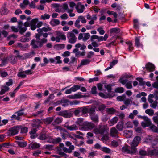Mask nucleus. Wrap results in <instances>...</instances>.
I'll list each match as a JSON object with an SVG mask.
<instances>
[{
    "mask_svg": "<svg viewBox=\"0 0 158 158\" xmlns=\"http://www.w3.org/2000/svg\"><path fill=\"white\" fill-rule=\"evenodd\" d=\"M39 139L42 140L47 139H49V136L46 134H43L40 135L39 136Z\"/></svg>",
    "mask_w": 158,
    "mask_h": 158,
    "instance_id": "obj_33",
    "label": "nucleus"
},
{
    "mask_svg": "<svg viewBox=\"0 0 158 158\" xmlns=\"http://www.w3.org/2000/svg\"><path fill=\"white\" fill-rule=\"evenodd\" d=\"M132 81H129L126 83L125 86L127 89H132Z\"/></svg>",
    "mask_w": 158,
    "mask_h": 158,
    "instance_id": "obj_47",
    "label": "nucleus"
},
{
    "mask_svg": "<svg viewBox=\"0 0 158 158\" xmlns=\"http://www.w3.org/2000/svg\"><path fill=\"white\" fill-rule=\"evenodd\" d=\"M0 11L2 15H4L7 14L8 11L7 8L4 7L2 8Z\"/></svg>",
    "mask_w": 158,
    "mask_h": 158,
    "instance_id": "obj_45",
    "label": "nucleus"
},
{
    "mask_svg": "<svg viewBox=\"0 0 158 158\" xmlns=\"http://www.w3.org/2000/svg\"><path fill=\"white\" fill-rule=\"evenodd\" d=\"M38 21V19L37 18L33 19L31 21L30 23V24L36 25Z\"/></svg>",
    "mask_w": 158,
    "mask_h": 158,
    "instance_id": "obj_60",
    "label": "nucleus"
},
{
    "mask_svg": "<svg viewBox=\"0 0 158 158\" xmlns=\"http://www.w3.org/2000/svg\"><path fill=\"white\" fill-rule=\"evenodd\" d=\"M136 80L139 82L140 85H142L145 84V82L143 81V78L138 77L136 78Z\"/></svg>",
    "mask_w": 158,
    "mask_h": 158,
    "instance_id": "obj_53",
    "label": "nucleus"
},
{
    "mask_svg": "<svg viewBox=\"0 0 158 158\" xmlns=\"http://www.w3.org/2000/svg\"><path fill=\"white\" fill-rule=\"evenodd\" d=\"M59 114L65 118H69L72 115V113L69 110L60 112Z\"/></svg>",
    "mask_w": 158,
    "mask_h": 158,
    "instance_id": "obj_16",
    "label": "nucleus"
},
{
    "mask_svg": "<svg viewBox=\"0 0 158 158\" xmlns=\"http://www.w3.org/2000/svg\"><path fill=\"white\" fill-rule=\"evenodd\" d=\"M97 31L99 32V34L101 35H103L105 32V31L103 30V28L102 27H99L97 29Z\"/></svg>",
    "mask_w": 158,
    "mask_h": 158,
    "instance_id": "obj_58",
    "label": "nucleus"
},
{
    "mask_svg": "<svg viewBox=\"0 0 158 158\" xmlns=\"http://www.w3.org/2000/svg\"><path fill=\"white\" fill-rule=\"evenodd\" d=\"M118 120V118L117 117H115L109 121V124L110 126H112L116 123Z\"/></svg>",
    "mask_w": 158,
    "mask_h": 158,
    "instance_id": "obj_23",
    "label": "nucleus"
},
{
    "mask_svg": "<svg viewBox=\"0 0 158 158\" xmlns=\"http://www.w3.org/2000/svg\"><path fill=\"white\" fill-rule=\"evenodd\" d=\"M91 119L94 122H98V118L97 115L94 114L90 116Z\"/></svg>",
    "mask_w": 158,
    "mask_h": 158,
    "instance_id": "obj_37",
    "label": "nucleus"
},
{
    "mask_svg": "<svg viewBox=\"0 0 158 158\" xmlns=\"http://www.w3.org/2000/svg\"><path fill=\"white\" fill-rule=\"evenodd\" d=\"M62 122V119L59 118H57L55 119L53 124L55 125L56 124H58L61 123Z\"/></svg>",
    "mask_w": 158,
    "mask_h": 158,
    "instance_id": "obj_55",
    "label": "nucleus"
},
{
    "mask_svg": "<svg viewBox=\"0 0 158 158\" xmlns=\"http://www.w3.org/2000/svg\"><path fill=\"white\" fill-rule=\"evenodd\" d=\"M20 128V126H14L9 129V133L12 135H15L18 133Z\"/></svg>",
    "mask_w": 158,
    "mask_h": 158,
    "instance_id": "obj_8",
    "label": "nucleus"
},
{
    "mask_svg": "<svg viewBox=\"0 0 158 158\" xmlns=\"http://www.w3.org/2000/svg\"><path fill=\"white\" fill-rule=\"evenodd\" d=\"M24 109H21L20 110L16 112L18 116H23L25 115V114L23 112Z\"/></svg>",
    "mask_w": 158,
    "mask_h": 158,
    "instance_id": "obj_54",
    "label": "nucleus"
},
{
    "mask_svg": "<svg viewBox=\"0 0 158 158\" xmlns=\"http://www.w3.org/2000/svg\"><path fill=\"white\" fill-rule=\"evenodd\" d=\"M95 127L94 124L93 123L88 122H84L83 128L84 130L88 131L89 130H91L94 128Z\"/></svg>",
    "mask_w": 158,
    "mask_h": 158,
    "instance_id": "obj_7",
    "label": "nucleus"
},
{
    "mask_svg": "<svg viewBox=\"0 0 158 158\" xmlns=\"http://www.w3.org/2000/svg\"><path fill=\"white\" fill-rule=\"evenodd\" d=\"M50 23L53 25H55L54 24H55V25H58L60 24V21L58 19H53L51 21Z\"/></svg>",
    "mask_w": 158,
    "mask_h": 158,
    "instance_id": "obj_35",
    "label": "nucleus"
},
{
    "mask_svg": "<svg viewBox=\"0 0 158 158\" xmlns=\"http://www.w3.org/2000/svg\"><path fill=\"white\" fill-rule=\"evenodd\" d=\"M155 65L150 62H148L145 65L146 69L148 72L154 71L155 70Z\"/></svg>",
    "mask_w": 158,
    "mask_h": 158,
    "instance_id": "obj_13",
    "label": "nucleus"
},
{
    "mask_svg": "<svg viewBox=\"0 0 158 158\" xmlns=\"http://www.w3.org/2000/svg\"><path fill=\"white\" fill-rule=\"evenodd\" d=\"M122 150L123 152L128 154H132L137 151V149L136 148L131 146L130 148V147L128 145H126L122 148Z\"/></svg>",
    "mask_w": 158,
    "mask_h": 158,
    "instance_id": "obj_2",
    "label": "nucleus"
},
{
    "mask_svg": "<svg viewBox=\"0 0 158 158\" xmlns=\"http://www.w3.org/2000/svg\"><path fill=\"white\" fill-rule=\"evenodd\" d=\"M131 99H126L125 100H124V103L126 106H128L130 104H131Z\"/></svg>",
    "mask_w": 158,
    "mask_h": 158,
    "instance_id": "obj_51",
    "label": "nucleus"
},
{
    "mask_svg": "<svg viewBox=\"0 0 158 158\" xmlns=\"http://www.w3.org/2000/svg\"><path fill=\"white\" fill-rule=\"evenodd\" d=\"M142 118L144 120L141 123V125L143 127H148L151 125V121L147 117L143 116L142 117Z\"/></svg>",
    "mask_w": 158,
    "mask_h": 158,
    "instance_id": "obj_6",
    "label": "nucleus"
},
{
    "mask_svg": "<svg viewBox=\"0 0 158 158\" xmlns=\"http://www.w3.org/2000/svg\"><path fill=\"white\" fill-rule=\"evenodd\" d=\"M150 128L153 132L158 133V128L156 126L152 125L150 126Z\"/></svg>",
    "mask_w": 158,
    "mask_h": 158,
    "instance_id": "obj_38",
    "label": "nucleus"
},
{
    "mask_svg": "<svg viewBox=\"0 0 158 158\" xmlns=\"http://www.w3.org/2000/svg\"><path fill=\"white\" fill-rule=\"evenodd\" d=\"M82 111L83 113H85L88 112L90 116L95 114V109H82Z\"/></svg>",
    "mask_w": 158,
    "mask_h": 158,
    "instance_id": "obj_25",
    "label": "nucleus"
},
{
    "mask_svg": "<svg viewBox=\"0 0 158 158\" xmlns=\"http://www.w3.org/2000/svg\"><path fill=\"white\" fill-rule=\"evenodd\" d=\"M64 127L68 130L70 131L75 130L78 129V127L75 124L71 126L65 125Z\"/></svg>",
    "mask_w": 158,
    "mask_h": 158,
    "instance_id": "obj_22",
    "label": "nucleus"
},
{
    "mask_svg": "<svg viewBox=\"0 0 158 158\" xmlns=\"http://www.w3.org/2000/svg\"><path fill=\"white\" fill-rule=\"evenodd\" d=\"M98 77H96L94 78H90L89 80V82L90 83L93 82L95 81H98Z\"/></svg>",
    "mask_w": 158,
    "mask_h": 158,
    "instance_id": "obj_63",
    "label": "nucleus"
},
{
    "mask_svg": "<svg viewBox=\"0 0 158 158\" xmlns=\"http://www.w3.org/2000/svg\"><path fill=\"white\" fill-rule=\"evenodd\" d=\"M118 131L115 127H113L111 129L110 134L111 136L116 138H118Z\"/></svg>",
    "mask_w": 158,
    "mask_h": 158,
    "instance_id": "obj_19",
    "label": "nucleus"
},
{
    "mask_svg": "<svg viewBox=\"0 0 158 158\" xmlns=\"http://www.w3.org/2000/svg\"><path fill=\"white\" fill-rule=\"evenodd\" d=\"M133 123L131 122H128L126 124V126L127 128H132L133 127Z\"/></svg>",
    "mask_w": 158,
    "mask_h": 158,
    "instance_id": "obj_64",
    "label": "nucleus"
},
{
    "mask_svg": "<svg viewBox=\"0 0 158 158\" xmlns=\"http://www.w3.org/2000/svg\"><path fill=\"white\" fill-rule=\"evenodd\" d=\"M124 90V89L123 87H120L116 88L115 89V91L116 92L121 93L123 92Z\"/></svg>",
    "mask_w": 158,
    "mask_h": 158,
    "instance_id": "obj_48",
    "label": "nucleus"
},
{
    "mask_svg": "<svg viewBox=\"0 0 158 158\" xmlns=\"http://www.w3.org/2000/svg\"><path fill=\"white\" fill-rule=\"evenodd\" d=\"M37 29L41 30V31H42V33H46L47 34V36L46 37V39L48 36V34H52V33L51 32H48V33H47L48 31H50L52 30L51 28L49 27H44L42 28H39Z\"/></svg>",
    "mask_w": 158,
    "mask_h": 158,
    "instance_id": "obj_18",
    "label": "nucleus"
},
{
    "mask_svg": "<svg viewBox=\"0 0 158 158\" xmlns=\"http://www.w3.org/2000/svg\"><path fill=\"white\" fill-rule=\"evenodd\" d=\"M112 85L110 84L105 85L104 86V87L107 90L109 93L111 92V91L112 89Z\"/></svg>",
    "mask_w": 158,
    "mask_h": 158,
    "instance_id": "obj_50",
    "label": "nucleus"
},
{
    "mask_svg": "<svg viewBox=\"0 0 158 158\" xmlns=\"http://www.w3.org/2000/svg\"><path fill=\"white\" fill-rule=\"evenodd\" d=\"M53 117H49L47 118L46 119L45 122L47 124H50L53 120Z\"/></svg>",
    "mask_w": 158,
    "mask_h": 158,
    "instance_id": "obj_56",
    "label": "nucleus"
},
{
    "mask_svg": "<svg viewBox=\"0 0 158 158\" xmlns=\"http://www.w3.org/2000/svg\"><path fill=\"white\" fill-rule=\"evenodd\" d=\"M61 140V139L60 137L55 138L54 139H52L48 141L50 143H53L56 144L60 142Z\"/></svg>",
    "mask_w": 158,
    "mask_h": 158,
    "instance_id": "obj_24",
    "label": "nucleus"
},
{
    "mask_svg": "<svg viewBox=\"0 0 158 158\" xmlns=\"http://www.w3.org/2000/svg\"><path fill=\"white\" fill-rule=\"evenodd\" d=\"M67 36L69 43L74 44L76 42L77 38L75 34L72 32H68L67 34Z\"/></svg>",
    "mask_w": 158,
    "mask_h": 158,
    "instance_id": "obj_3",
    "label": "nucleus"
},
{
    "mask_svg": "<svg viewBox=\"0 0 158 158\" xmlns=\"http://www.w3.org/2000/svg\"><path fill=\"white\" fill-rule=\"evenodd\" d=\"M73 11V9L68 10L67 11V12L69 13V15L70 17H74L75 16V14L74 13H72Z\"/></svg>",
    "mask_w": 158,
    "mask_h": 158,
    "instance_id": "obj_62",
    "label": "nucleus"
},
{
    "mask_svg": "<svg viewBox=\"0 0 158 158\" xmlns=\"http://www.w3.org/2000/svg\"><path fill=\"white\" fill-rule=\"evenodd\" d=\"M50 15L47 13H45L44 15H41V19L43 20H45L46 19H49L50 17Z\"/></svg>",
    "mask_w": 158,
    "mask_h": 158,
    "instance_id": "obj_39",
    "label": "nucleus"
},
{
    "mask_svg": "<svg viewBox=\"0 0 158 158\" xmlns=\"http://www.w3.org/2000/svg\"><path fill=\"white\" fill-rule=\"evenodd\" d=\"M91 60L89 59H84L82 60L81 62L80 65H79V67L81 66L89 64Z\"/></svg>",
    "mask_w": 158,
    "mask_h": 158,
    "instance_id": "obj_26",
    "label": "nucleus"
},
{
    "mask_svg": "<svg viewBox=\"0 0 158 158\" xmlns=\"http://www.w3.org/2000/svg\"><path fill=\"white\" fill-rule=\"evenodd\" d=\"M108 35L107 34H106L104 37L103 36H98V42L102 41L103 40L106 41L108 38Z\"/></svg>",
    "mask_w": 158,
    "mask_h": 158,
    "instance_id": "obj_30",
    "label": "nucleus"
},
{
    "mask_svg": "<svg viewBox=\"0 0 158 158\" xmlns=\"http://www.w3.org/2000/svg\"><path fill=\"white\" fill-rule=\"evenodd\" d=\"M80 89V86L77 85H74L71 88L73 92H75Z\"/></svg>",
    "mask_w": 158,
    "mask_h": 158,
    "instance_id": "obj_40",
    "label": "nucleus"
},
{
    "mask_svg": "<svg viewBox=\"0 0 158 158\" xmlns=\"http://www.w3.org/2000/svg\"><path fill=\"white\" fill-rule=\"evenodd\" d=\"M123 123L122 122H119L116 125V127L119 131H122L123 129Z\"/></svg>",
    "mask_w": 158,
    "mask_h": 158,
    "instance_id": "obj_32",
    "label": "nucleus"
},
{
    "mask_svg": "<svg viewBox=\"0 0 158 158\" xmlns=\"http://www.w3.org/2000/svg\"><path fill=\"white\" fill-rule=\"evenodd\" d=\"M154 139L153 137L152 136H148L145 139V142L148 143H152V141Z\"/></svg>",
    "mask_w": 158,
    "mask_h": 158,
    "instance_id": "obj_28",
    "label": "nucleus"
},
{
    "mask_svg": "<svg viewBox=\"0 0 158 158\" xmlns=\"http://www.w3.org/2000/svg\"><path fill=\"white\" fill-rule=\"evenodd\" d=\"M148 156H158V150L148 148L147 150Z\"/></svg>",
    "mask_w": 158,
    "mask_h": 158,
    "instance_id": "obj_15",
    "label": "nucleus"
},
{
    "mask_svg": "<svg viewBox=\"0 0 158 158\" xmlns=\"http://www.w3.org/2000/svg\"><path fill=\"white\" fill-rule=\"evenodd\" d=\"M75 47L76 48L74 49L73 52V53H75V56H77L79 54V53L80 52V51H79L78 48L81 47L80 49L81 50H84V49L86 48V46L85 45H81L80 43H77L75 45Z\"/></svg>",
    "mask_w": 158,
    "mask_h": 158,
    "instance_id": "obj_5",
    "label": "nucleus"
},
{
    "mask_svg": "<svg viewBox=\"0 0 158 158\" xmlns=\"http://www.w3.org/2000/svg\"><path fill=\"white\" fill-rule=\"evenodd\" d=\"M120 29L117 28H114L110 30V35L112 36L113 35L119 33L120 32Z\"/></svg>",
    "mask_w": 158,
    "mask_h": 158,
    "instance_id": "obj_20",
    "label": "nucleus"
},
{
    "mask_svg": "<svg viewBox=\"0 0 158 158\" xmlns=\"http://www.w3.org/2000/svg\"><path fill=\"white\" fill-rule=\"evenodd\" d=\"M71 143L69 142H66V145L67 146L69 147V149L64 147L63 148V150L66 152L70 153L74 149V146L73 145H71Z\"/></svg>",
    "mask_w": 158,
    "mask_h": 158,
    "instance_id": "obj_11",
    "label": "nucleus"
},
{
    "mask_svg": "<svg viewBox=\"0 0 158 158\" xmlns=\"http://www.w3.org/2000/svg\"><path fill=\"white\" fill-rule=\"evenodd\" d=\"M105 131V127L104 126H102L100 128H96L93 131V132L96 134H100L103 135Z\"/></svg>",
    "mask_w": 158,
    "mask_h": 158,
    "instance_id": "obj_12",
    "label": "nucleus"
},
{
    "mask_svg": "<svg viewBox=\"0 0 158 158\" xmlns=\"http://www.w3.org/2000/svg\"><path fill=\"white\" fill-rule=\"evenodd\" d=\"M23 23L22 21H19L18 22V28L19 30V33L21 35L23 34L27 30V28L26 27H23Z\"/></svg>",
    "mask_w": 158,
    "mask_h": 158,
    "instance_id": "obj_9",
    "label": "nucleus"
},
{
    "mask_svg": "<svg viewBox=\"0 0 158 158\" xmlns=\"http://www.w3.org/2000/svg\"><path fill=\"white\" fill-rule=\"evenodd\" d=\"M141 141V138L139 136H136L133 139L132 142L131 144V146L136 148Z\"/></svg>",
    "mask_w": 158,
    "mask_h": 158,
    "instance_id": "obj_10",
    "label": "nucleus"
},
{
    "mask_svg": "<svg viewBox=\"0 0 158 158\" xmlns=\"http://www.w3.org/2000/svg\"><path fill=\"white\" fill-rule=\"evenodd\" d=\"M17 143L19 147L22 148L24 147L27 145V143L23 141H17Z\"/></svg>",
    "mask_w": 158,
    "mask_h": 158,
    "instance_id": "obj_29",
    "label": "nucleus"
},
{
    "mask_svg": "<svg viewBox=\"0 0 158 158\" xmlns=\"http://www.w3.org/2000/svg\"><path fill=\"white\" fill-rule=\"evenodd\" d=\"M40 147V144L39 143H35L31 144L30 146V148L32 149H35L39 148Z\"/></svg>",
    "mask_w": 158,
    "mask_h": 158,
    "instance_id": "obj_34",
    "label": "nucleus"
},
{
    "mask_svg": "<svg viewBox=\"0 0 158 158\" xmlns=\"http://www.w3.org/2000/svg\"><path fill=\"white\" fill-rule=\"evenodd\" d=\"M69 102V101L66 99H61L57 101L56 103L57 104H61L62 106L66 107L68 105Z\"/></svg>",
    "mask_w": 158,
    "mask_h": 158,
    "instance_id": "obj_17",
    "label": "nucleus"
},
{
    "mask_svg": "<svg viewBox=\"0 0 158 158\" xmlns=\"http://www.w3.org/2000/svg\"><path fill=\"white\" fill-rule=\"evenodd\" d=\"M75 8L77 12L80 13L84 12L85 7L84 5L81 4L80 2H79L76 5Z\"/></svg>",
    "mask_w": 158,
    "mask_h": 158,
    "instance_id": "obj_14",
    "label": "nucleus"
},
{
    "mask_svg": "<svg viewBox=\"0 0 158 158\" xmlns=\"http://www.w3.org/2000/svg\"><path fill=\"white\" fill-rule=\"evenodd\" d=\"M81 94V93L79 92L75 94V99H80L88 97V96L87 95H82Z\"/></svg>",
    "mask_w": 158,
    "mask_h": 158,
    "instance_id": "obj_27",
    "label": "nucleus"
},
{
    "mask_svg": "<svg viewBox=\"0 0 158 158\" xmlns=\"http://www.w3.org/2000/svg\"><path fill=\"white\" fill-rule=\"evenodd\" d=\"M135 45L138 47H139L142 45V44L140 42L139 39L137 37H136L135 39Z\"/></svg>",
    "mask_w": 158,
    "mask_h": 158,
    "instance_id": "obj_46",
    "label": "nucleus"
},
{
    "mask_svg": "<svg viewBox=\"0 0 158 158\" xmlns=\"http://www.w3.org/2000/svg\"><path fill=\"white\" fill-rule=\"evenodd\" d=\"M101 150L106 153H109L111 152V150L106 147H102Z\"/></svg>",
    "mask_w": 158,
    "mask_h": 158,
    "instance_id": "obj_44",
    "label": "nucleus"
},
{
    "mask_svg": "<svg viewBox=\"0 0 158 158\" xmlns=\"http://www.w3.org/2000/svg\"><path fill=\"white\" fill-rule=\"evenodd\" d=\"M90 35L89 33H86L84 34V37L83 38V40L84 41H86L89 38Z\"/></svg>",
    "mask_w": 158,
    "mask_h": 158,
    "instance_id": "obj_52",
    "label": "nucleus"
},
{
    "mask_svg": "<svg viewBox=\"0 0 158 158\" xmlns=\"http://www.w3.org/2000/svg\"><path fill=\"white\" fill-rule=\"evenodd\" d=\"M78 19H81V22L83 23H85L86 22V20L85 19L84 17L82 16H79Z\"/></svg>",
    "mask_w": 158,
    "mask_h": 158,
    "instance_id": "obj_61",
    "label": "nucleus"
},
{
    "mask_svg": "<svg viewBox=\"0 0 158 158\" xmlns=\"http://www.w3.org/2000/svg\"><path fill=\"white\" fill-rule=\"evenodd\" d=\"M134 23V27L135 29H138L139 28V23L138 20L137 19H134L133 20Z\"/></svg>",
    "mask_w": 158,
    "mask_h": 158,
    "instance_id": "obj_42",
    "label": "nucleus"
},
{
    "mask_svg": "<svg viewBox=\"0 0 158 158\" xmlns=\"http://www.w3.org/2000/svg\"><path fill=\"white\" fill-rule=\"evenodd\" d=\"M126 98V96L125 94H123L122 96H118L117 97V99L119 101H124Z\"/></svg>",
    "mask_w": 158,
    "mask_h": 158,
    "instance_id": "obj_41",
    "label": "nucleus"
},
{
    "mask_svg": "<svg viewBox=\"0 0 158 158\" xmlns=\"http://www.w3.org/2000/svg\"><path fill=\"white\" fill-rule=\"evenodd\" d=\"M21 133L22 134H25L27 132V128L24 127H22L20 126Z\"/></svg>",
    "mask_w": 158,
    "mask_h": 158,
    "instance_id": "obj_43",
    "label": "nucleus"
},
{
    "mask_svg": "<svg viewBox=\"0 0 158 158\" xmlns=\"http://www.w3.org/2000/svg\"><path fill=\"white\" fill-rule=\"evenodd\" d=\"M37 31L38 33L36 34L35 35L36 39L32 40L30 43L32 48L34 49L41 47L48 41L46 38L47 35V34L43 33L41 30L37 29Z\"/></svg>",
    "mask_w": 158,
    "mask_h": 158,
    "instance_id": "obj_1",
    "label": "nucleus"
},
{
    "mask_svg": "<svg viewBox=\"0 0 158 158\" xmlns=\"http://www.w3.org/2000/svg\"><path fill=\"white\" fill-rule=\"evenodd\" d=\"M126 44L128 45L129 51L130 52H131L133 49L134 48L132 46V44L130 41H129L126 42Z\"/></svg>",
    "mask_w": 158,
    "mask_h": 158,
    "instance_id": "obj_36",
    "label": "nucleus"
},
{
    "mask_svg": "<svg viewBox=\"0 0 158 158\" xmlns=\"http://www.w3.org/2000/svg\"><path fill=\"white\" fill-rule=\"evenodd\" d=\"M33 73L31 70H27L25 71L19 72L17 74L18 77L22 78H24L26 77L27 75H31Z\"/></svg>",
    "mask_w": 158,
    "mask_h": 158,
    "instance_id": "obj_4",
    "label": "nucleus"
},
{
    "mask_svg": "<svg viewBox=\"0 0 158 158\" xmlns=\"http://www.w3.org/2000/svg\"><path fill=\"white\" fill-rule=\"evenodd\" d=\"M157 102L156 101H155L153 103H151L150 106L153 108H155L157 106Z\"/></svg>",
    "mask_w": 158,
    "mask_h": 158,
    "instance_id": "obj_59",
    "label": "nucleus"
},
{
    "mask_svg": "<svg viewBox=\"0 0 158 158\" xmlns=\"http://www.w3.org/2000/svg\"><path fill=\"white\" fill-rule=\"evenodd\" d=\"M124 135L127 138H130L133 135V131L131 130H125L123 132Z\"/></svg>",
    "mask_w": 158,
    "mask_h": 158,
    "instance_id": "obj_21",
    "label": "nucleus"
},
{
    "mask_svg": "<svg viewBox=\"0 0 158 158\" xmlns=\"http://www.w3.org/2000/svg\"><path fill=\"white\" fill-rule=\"evenodd\" d=\"M83 120V118H78L76 123L79 126H81L82 127H83L84 124Z\"/></svg>",
    "mask_w": 158,
    "mask_h": 158,
    "instance_id": "obj_31",
    "label": "nucleus"
},
{
    "mask_svg": "<svg viewBox=\"0 0 158 158\" xmlns=\"http://www.w3.org/2000/svg\"><path fill=\"white\" fill-rule=\"evenodd\" d=\"M97 88L96 86H93L92 87L91 89V93L93 94H97Z\"/></svg>",
    "mask_w": 158,
    "mask_h": 158,
    "instance_id": "obj_57",
    "label": "nucleus"
},
{
    "mask_svg": "<svg viewBox=\"0 0 158 158\" xmlns=\"http://www.w3.org/2000/svg\"><path fill=\"white\" fill-rule=\"evenodd\" d=\"M145 113L150 116H152L154 114V111L152 109H146Z\"/></svg>",
    "mask_w": 158,
    "mask_h": 158,
    "instance_id": "obj_49",
    "label": "nucleus"
}]
</instances>
